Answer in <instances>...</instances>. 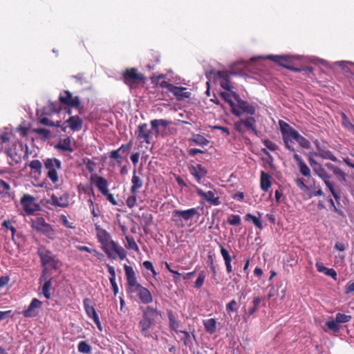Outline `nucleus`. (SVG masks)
I'll list each match as a JSON object with an SVG mask.
<instances>
[{"mask_svg":"<svg viewBox=\"0 0 354 354\" xmlns=\"http://www.w3.org/2000/svg\"><path fill=\"white\" fill-rule=\"evenodd\" d=\"M97 231V238L101 243L103 251L107 257L112 259H115L116 256L123 260L126 257V251L124 249L111 239L109 233L104 229L100 227V225H95Z\"/></svg>","mask_w":354,"mask_h":354,"instance_id":"f257e3e1","label":"nucleus"},{"mask_svg":"<svg viewBox=\"0 0 354 354\" xmlns=\"http://www.w3.org/2000/svg\"><path fill=\"white\" fill-rule=\"evenodd\" d=\"M279 124L282 139L285 144V147L287 149L294 152V153H296L295 149L293 147V140L297 141L301 148L306 149H309L310 148V142L299 134V133L289 124L283 120H279Z\"/></svg>","mask_w":354,"mask_h":354,"instance_id":"f03ea898","label":"nucleus"},{"mask_svg":"<svg viewBox=\"0 0 354 354\" xmlns=\"http://www.w3.org/2000/svg\"><path fill=\"white\" fill-rule=\"evenodd\" d=\"M150 124L151 129H148V124L141 123L138 125L137 130L135 131V136L141 143L151 144L153 134L158 137L160 133V127L166 128L171 124V122L164 119H155L151 120Z\"/></svg>","mask_w":354,"mask_h":354,"instance_id":"7ed1b4c3","label":"nucleus"},{"mask_svg":"<svg viewBox=\"0 0 354 354\" xmlns=\"http://www.w3.org/2000/svg\"><path fill=\"white\" fill-rule=\"evenodd\" d=\"M140 309L142 311V317L138 322V328L142 335L145 337H151L149 330L156 326V319L158 317L162 316V312L158 310L157 308L150 306Z\"/></svg>","mask_w":354,"mask_h":354,"instance_id":"20e7f679","label":"nucleus"},{"mask_svg":"<svg viewBox=\"0 0 354 354\" xmlns=\"http://www.w3.org/2000/svg\"><path fill=\"white\" fill-rule=\"evenodd\" d=\"M308 162L314 174L318 176L325 183L327 188L331 192L333 196L338 201L340 199V192L335 189V183L330 180L331 176L327 173L323 166L311 157L308 158Z\"/></svg>","mask_w":354,"mask_h":354,"instance_id":"39448f33","label":"nucleus"},{"mask_svg":"<svg viewBox=\"0 0 354 354\" xmlns=\"http://www.w3.org/2000/svg\"><path fill=\"white\" fill-rule=\"evenodd\" d=\"M37 254L41 259V263L43 267L41 279H46L47 269H57L59 261L56 259L55 256L52 253V252L47 250L44 246H40L38 248Z\"/></svg>","mask_w":354,"mask_h":354,"instance_id":"423d86ee","label":"nucleus"},{"mask_svg":"<svg viewBox=\"0 0 354 354\" xmlns=\"http://www.w3.org/2000/svg\"><path fill=\"white\" fill-rule=\"evenodd\" d=\"M62 165L61 160L56 158H48L44 160L46 176L53 184L59 182L58 171L62 169Z\"/></svg>","mask_w":354,"mask_h":354,"instance_id":"0eeeda50","label":"nucleus"},{"mask_svg":"<svg viewBox=\"0 0 354 354\" xmlns=\"http://www.w3.org/2000/svg\"><path fill=\"white\" fill-rule=\"evenodd\" d=\"M122 80L130 88H135L138 84H145L146 78L143 74L138 72L137 68H130L123 72Z\"/></svg>","mask_w":354,"mask_h":354,"instance_id":"6e6552de","label":"nucleus"},{"mask_svg":"<svg viewBox=\"0 0 354 354\" xmlns=\"http://www.w3.org/2000/svg\"><path fill=\"white\" fill-rule=\"evenodd\" d=\"M194 216H197V218L201 216L198 208L193 207L185 210L174 209L172 212L171 220L176 225L183 226V221L187 222Z\"/></svg>","mask_w":354,"mask_h":354,"instance_id":"1a4fd4ad","label":"nucleus"},{"mask_svg":"<svg viewBox=\"0 0 354 354\" xmlns=\"http://www.w3.org/2000/svg\"><path fill=\"white\" fill-rule=\"evenodd\" d=\"M31 226L37 232L42 233L50 239L55 237V231L49 223H46L43 217H37L31 219Z\"/></svg>","mask_w":354,"mask_h":354,"instance_id":"9d476101","label":"nucleus"},{"mask_svg":"<svg viewBox=\"0 0 354 354\" xmlns=\"http://www.w3.org/2000/svg\"><path fill=\"white\" fill-rule=\"evenodd\" d=\"M256 119L252 115H250L234 122V129L240 133H244L246 130H251L254 134L257 135L258 131L256 127Z\"/></svg>","mask_w":354,"mask_h":354,"instance_id":"9b49d317","label":"nucleus"},{"mask_svg":"<svg viewBox=\"0 0 354 354\" xmlns=\"http://www.w3.org/2000/svg\"><path fill=\"white\" fill-rule=\"evenodd\" d=\"M127 295L131 296L136 293L140 301L145 305H148L153 302V296L151 292L147 288L142 286L140 283L136 287L128 290Z\"/></svg>","mask_w":354,"mask_h":354,"instance_id":"f8f14e48","label":"nucleus"},{"mask_svg":"<svg viewBox=\"0 0 354 354\" xmlns=\"http://www.w3.org/2000/svg\"><path fill=\"white\" fill-rule=\"evenodd\" d=\"M232 74L234 73L227 71H212L209 73L210 75H213L218 81L221 87L228 91H231L233 88L230 81V76Z\"/></svg>","mask_w":354,"mask_h":354,"instance_id":"ddd939ff","label":"nucleus"},{"mask_svg":"<svg viewBox=\"0 0 354 354\" xmlns=\"http://www.w3.org/2000/svg\"><path fill=\"white\" fill-rule=\"evenodd\" d=\"M35 198L29 194H24L21 200V204L27 215L33 214L35 212L40 210V206L35 202Z\"/></svg>","mask_w":354,"mask_h":354,"instance_id":"4468645a","label":"nucleus"},{"mask_svg":"<svg viewBox=\"0 0 354 354\" xmlns=\"http://www.w3.org/2000/svg\"><path fill=\"white\" fill-rule=\"evenodd\" d=\"M268 58L279 65L292 71H297L300 69L292 66V57L290 55H270Z\"/></svg>","mask_w":354,"mask_h":354,"instance_id":"2eb2a0df","label":"nucleus"},{"mask_svg":"<svg viewBox=\"0 0 354 354\" xmlns=\"http://www.w3.org/2000/svg\"><path fill=\"white\" fill-rule=\"evenodd\" d=\"M91 300L89 298H85L83 300L84 308L86 311L87 316L92 319L95 324L97 325V328L102 330L101 322L100 321V318L98 315L94 308V306L91 304Z\"/></svg>","mask_w":354,"mask_h":354,"instance_id":"dca6fc26","label":"nucleus"},{"mask_svg":"<svg viewBox=\"0 0 354 354\" xmlns=\"http://www.w3.org/2000/svg\"><path fill=\"white\" fill-rule=\"evenodd\" d=\"M196 192L198 196L204 198L207 202L212 205H219L221 201L218 196H216V189L209 190L207 192H205L202 189L195 186Z\"/></svg>","mask_w":354,"mask_h":354,"instance_id":"f3484780","label":"nucleus"},{"mask_svg":"<svg viewBox=\"0 0 354 354\" xmlns=\"http://www.w3.org/2000/svg\"><path fill=\"white\" fill-rule=\"evenodd\" d=\"M41 306L42 302L39 299L37 298L32 299L28 308L23 311L24 317L30 318L38 316Z\"/></svg>","mask_w":354,"mask_h":354,"instance_id":"a211bd4d","label":"nucleus"},{"mask_svg":"<svg viewBox=\"0 0 354 354\" xmlns=\"http://www.w3.org/2000/svg\"><path fill=\"white\" fill-rule=\"evenodd\" d=\"M124 270L127 279L126 291L127 292L128 290L136 287L140 283H138L136 272L131 266L125 264Z\"/></svg>","mask_w":354,"mask_h":354,"instance_id":"6ab92c4d","label":"nucleus"},{"mask_svg":"<svg viewBox=\"0 0 354 354\" xmlns=\"http://www.w3.org/2000/svg\"><path fill=\"white\" fill-rule=\"evenodd\" d=\"M233 97L236 101V107L241 112V114L243 113H245L250 115H253L255 114V107L253 105L249 104L247 101L241 99L239 94H237L236 93H234Z\"/></svg>","mask_w":354,"mask_h":354,"instance_id":"aec40b11","label":"nucleus"},{"mask_svg":"<svg viewBox=\"0 0 354 354\" xmlns=\"http://www.w3.org/2000/svg\"><path fill=\"white\" fill-rule=\"evenodd\" d=\"M313 142L317 151L313 153L314 156L320 157L323 159L330 160L333 162L339 161L337 158L333 153L332 151L321 146V144L318 140H315Z\"/></svg>","mask_w":354,"mask_h":354,"instance_id":"412c9836","label":"nucleus"},{"mask_svg":"<svg viewBox=\"0 0 354 354\" xmlns=\"http://www.w3.org/2000/svg\"><path fill=\"white\" fill-rule=\"evenodd\" d=\"M59 100L61 103L72 107L80 108L81 105L79 97H73L68 91H64V93L59 97Z\"/></svg>","mask_w":354,"mask_h":354,"instance_id":"4be33fe9","label":"nucleus"},{"mask_svg":"<svg viewBox=\"0 0 354 354\" xmlns=\"http://www.w3.org/2000/svg\"><path fill=\"white\" fill-rule=\"evenodd\" d=\"M132 146V141H129L127 144L122 145L118 149L113 150L109 153V158L114 159L117 161V163L120 165L122 162V158L120 153L129 152Z\"/></svg>","mask_w":354,"mask_h":354,"instance_id":"5701e85b","label":"nucleus"},{"mask_svg":"<svg viewBox=\"0 0 354 354\" xmlns=\"http://www.w3.org/2000/svg\"><path fill=\"white\" fill-rule=\"evenodd\" d=\"M234 93L235 92L232 91V90L230 92H221L220 96L230 106L232 113L234 115L240 117L241 115V112L239 110V109H237L236 104L232 99V97H233Z\"/></svg>","mask_w":354,"mask_h":354,"instance_id":"b1692460","label":"nucleus"},{"mask_svg":"<svg viewBox=\"0 0 354 354\" xmlns=\"http://www.w3.org/2000/svg\"><path fill=\"white\" fill-rule=\"evenodd\" d=\"M190 174L194 177L197 183H200L201 179L207 175V169L201 164L190 165L189 167Z\"/></svg>","mask_w":354,"mask_h":354,"instance_id":"393cba45","label":"nucleus"},{"mask_svg":"<svg viewBox=\"0 0 354 354\" xmlns=\"http://www.w3.org/2000/svg\"><path fill=\"white\" fill-rule=\"evenodd\" d=\"M91 180L93 183H94L96 187L102 193V194L107 193V191H109V184L106 178L97 175H93L91 176Z\"/></svg>","mask_w":354,"mask_h":354,"instance_id":"a878e982","label":"nucleus"},{"mask_svg":"<svg viewBox=\"0 0 354 354\" xmlns=\"http://www.w3.org/2000/svg\"><path fill=\"white\" fill-rule=\"evenodd\" d=\"M69 194L67 192L59 196L53 194L51 196L52 205L56 207H66L69 205Z\"/></svg>","mask_w":354,"mask_h":354,"instance_id":"bb28decb","label":"nucleus"},{"mask_svg":"<svg viewBox=\"0 0 354 354\" xmlns=\"http://www.w3.org/2000/svg\"><path fill=\"white\" fill-rule=\"evenodd\" d=\"M180 101L190 97L191 93L187 91V88L173 85L170 91Z\"/></svg>","mask_w":354,"mask_h":354,"instance_id":"cd10ccee","label":"nucleus"},{"mask_svg":"<svg viewBox=\"0 0 354 354\" xmlns=\"http://www.w3.org/2000/svg\"><path fill=\"white\" fill-rule=\"evenodd\" d=\"M293 158L297 163L301 174L306 177H310V169L308 167V165L304 162L300 156H299L297 153H295L293 155Z\"/></svg>","mask_w":354,"mask_h":354,"instance_id":"c85d7f7f","label":"nucleus"},{"mask_svg":"<svg viewBox=\"0 0 354 354\" xmlns=\"http://www.w3.org/2000/svg\"><path fill=\"white\" fill-rule=\"evenodd\" d=\"M263 143L264 146L266 147V148L262 149H261L262 153L264 155H266L270 161H272L273 158L271 156V154L269 153L268 149L270 151H275L279 150V146L277 144H275L274 142H272L268 139L264 140L263 141Z\"/></svg>","mask_w":354,"mask_h":354,"instance_id":"c756f323","label":"nucleus"},{"mask_svg":"<svg viewBox=\"0 0 354 354\" xmlns=\"http://www.w3.org/2000/svg\"><path fill=\"white\" fill-rule=\"evenodd\" d=\"M66 122L69 128L73 131H79L82 128L83 121L78 115L71 116L66 120Z\"/></svg>","mask_w":354,"mask_h":354,"instance_id":"7c9ffc66","label":"nucleus"},{"mask_svg":"<svg viewBox=\"0 0 354 354\" xmlns=\"http://www.w3.org/2000/svg\"><path fill=\"white\" fill-rule=\"evenodd\" d=\"M55 147L57 149L68 151L70 153L74 151L73 148L71 147V140L69 137L59 140Z\"/></svg>","mask_w":354,"mask_h":354,"instance_id":"2f4dec72","label":"nucleus"},{"mask_svg":"<svg viewBox=\"0 0 354 354\" xmlns=\"http://www.w3.org/2000/svg\"><path fill=\"white\" fill-rule=\"evenodd\" d=\"M270 178L271 176L269 174L263 171L261 172L260 187L263 192H268L271 187Z\"/></svg>","mask_w":354,"mask_h":354,"instance_id":"473e14b6","label":"nucleus"},{"mask_svg":"<svg viewBox=\"0 0 354 354\" xmlns=\"http://www.w3.org/2000/svg\"><path fill=\"white\" fill-rule=\"evenodd\" d=\"M131 182L133 185L130 189V192L131 194H136L137 190L142 187L143 183L140 178L136 175V170L133 172Z\"/></svg>","mask_w":354,"mask_h":354,"instance_id":"72a5a7b5","label":"nucleus"},{"mask_svg":"<svg viewBox=\"0 0 354 354\" xmlns=\"http://www.w3.org/2000/svg\"><path fill=\"white\" fill-rule=\"evenodd\" d=\"M203 325L207 333L214 334L216 330V321L214 318L203 320Z\"/></svg>","mask_w":354,"mask_h":354,"instance_id":"f704fd0d","label":"nucleus"},{"mask_svg":"<svg viewBox=\"0 0 354 354\" xmlns=\"http://www.w3.org/2000/svg\"><path fill=\"white\" fill-rule=\"evenodd\" d=\"M28 166L30 167L32 171L40 176L42 171V163L39 160H32L28 164Z\"/></svg>","mask_w":354,"mask_h":354,"instance_id":"c9c22d12","label":"nucleus"},{"mask_svg":"<svg viewBox=\"0 0 354 354\" xmlns=\"http://www.w3.org/2000/svg\"><path fill=\"white\" fill-rule=\"evenodd\" d=\"M326 326L327 328H324L325 332H328L329 330L333 333H338L340 330V326L335 319L328 320L326 322Z\"/></svg>","mask_w":354,"mask_h":354,"instance_id":"e433bc0d","label":"nucleus"},{"mask_svg":"<svg viewBox=\"0 0 354 354\" xmlns=\"http://www.w3.org/2000/svg\"><path fill=\"white\" fill-rule=\"evenodd\" d=\"M245 219L248 221H251L253 223V224L260 230H262L263 229V226L262 225L261 220L257 216L252 215V214H247L245 216Z\"/></svg>","mask_w":354,"mask_h":354,"instance_id":"4c0bfd02","label":"nucleus"},{"mask_svg":"<svg viewBox=\"0 0 354 354\" xmlns=\"http://www.w3.org/2000/svg\"><path fill=\"white\" fill-rule=\"evenodd\" d=\"M125 239L127 241V245H125V247L127 249L134 250L136 252H139V248L133 236H126Z\"/></svg>","mask_w":354,"mask_h":354,"instance_id":"58836bf2","label":"nucleus"},{"mask_svg":"<svg viewBox=\"0 0 354 354\" xmlns=\"http://www.w3.org/2000/svg\"><path fill=\"white\" fill-rule=\"evenodd\" d=\"M168 318H169V327L171 330H174L176 333H179V330H178V328L179 326V323L176 319H175L174 315L171 312H169L168 313Z\"/></svg>","mask_w":354,"mask_h":354,"instance_id":"ea45409f","label":"nucleus"},{"mask_svg":"<svg viewBox=\"0 0 354 354\" xmlns=\"http://www.w3.org/2000/svg\"><path fill=\"white\" fill-rule=\"evenodd\" d=\"M42 280H44V279ZM46 281L44 282L43 286H42V292L44 296L46 299L50 298V289L52 286V279H50L48 280L45 279Z\"/></svg>","mask_w":354,"mask_h":354,"instance_id":"a19ab883","label":"nucleus"},{"mask_svg":"<svg viewBox=\"0 0 354 354\" xmlns=\"http://www.w3.org/2000/svg\"><path fill=\"white\" fill-rule=\"evenodd\" d=\"M341 117L343 127L349 131H354V125L351 123L347 115L344 112L341 113Z\"/></svg>","mask_w":354,"mask_h":354,"instance_id":"79ce46f5","label":"nucleus"},{"mask_svg":"<svg viewBox=\"0 0 354 354\" xmlns=\"http://www.w3.org/2000/svg\"><path fill=\"white\" fill-rule=\"evenodd\" d=\"M261 298L260 297H254L253 298L252 304L253 307L248 310V315L251 316L254 314L259 308Z\"/></svg>","mask_w":354,"mask_h":354,"instance_id":"37998d69","label":"nucleus"},{"mask_svg":"<svg viewBox=\"0 0 354 354\" xmlns=\"http://www.w3.org/2000/svg\"><path fill=\"white\" fill-rule=\"evenodd\" d=\"M77 349L80 353H89L91 351V346L86 341H81L77 346Z\"/></svg>","mask_w":354,"mask_h":354,"instance_id":"c03bdc74","label":"nucleus"},{"mask_svg":"<svg viewBox=\"0 0 354 354\" xmlns=\"http://www.w3.org/2000/svg\"><path fill=\"white\" fill-rule=\"evenodd\" d=\"M192 140L195 142L196 145L200 146H206L209 143V140L205 138L204 136L201 135H196L192 138Z\"/></svg>","mask_w":354,"mask_h":354,"instance_id":"a18cd8bd","label":"nucleus"},{"mask_svg":"<svg viewBox=\"0 0 354 354\" xmlns=\"http://www.w3.org/2000/svg\"><path fill=\"white\" fill-rule=\"evenodd\" d=\"M205 277V272L204 270L201 271L194 283V287L196 289H200L203 286Z\"/></svg>","mask_w":354,"mask_h":354,"instance_id":"49530a36","label":"nucleus"},{"mask_svg":"<svg viewBox=\"0 0 354 354\" xmlns=\"http://www.w3.org/2000/svg\"><path fill=\"white\" fill-rule=\"evenodd\" d=\"M352 317L351 315H347L343 313H338L336 314L335 320L339 325V324H344L349 322Z\"/></svg>","mask_w":354,"mask_h":354,"instance_id":"de8ad7c7","label":"nucleus"},{"mask_svg":"<svg viewBox=\"0 0 354 354\" xmlns=\"http://www.w3.org/2000/svg\"><path fill=\"white\" fill-rule=\"evenodd\" d=\"M227 223L234 226L240 225L241 223V216L238 214H232L227 218Z\"/></svg>","mask_w":354,"mask_h":354,"instance_id":"09e8293b","label":"nucleus"},{"mask_svg":"<svg viewBox=\"0 0 354 354\" xmlns=\"http://www.w3.org/2000/svg\"><path fill=\"white\" fill-rule=\"evenodd\" d=\"M32 131L41 136L44 140L48 139L50 136V131L46 129L37 128L33 129Z\"/></svg>","mask_w":354,"mask_h":354,"instance_id":"8fccbe9b","label":"nucleus"},{"mask_svg":"<svg viewBox=\"0 0 354 354\" xmlns=\"http://www.w3.org/2000/svg\"><path fill=\"white\" fill-rule=\"evenodd\" d=\"M73 78H74L76 80V82L80 85L88 84V78L84 73H78L77 75L73 76Z\"/></svg>","mask_w":354,"mask_h":354,"instance_id":"3c124183","label":"nucleus"},{"mask_svg":"<svg viewBox=\"0 0 354 354\" xmlns=\"http://www.w3.org/2000/svg\"><path fill=\"white\" fill-rule=\"evenodd\" d=\"M207 263L208 266L209 267L211 272L213 274V277H215L216 275V266L214 263L213 256L210 254V252L209 253V254L207 256Z\"/></svg>","mask_w":354,"mask_h":354,"instance_id":"603ef678","label":"nucleus"},{"mask_svg":"<svg viewBox=\"0 0 354 354\" xmlns=\"http://www.w3.org/2000/svg\"><path fill=\"white\" fill-rule=\"evenodd\" d=\"M2 227L6 228L7 230H10L12 232V239H14L15 234L16 233V228L12 224V222L10 220H5L2 223Z\"/></svg>","mask_w":354,"mask_h":354,"instance_id":"864d4df0","label":"nucleus"},{"mask_svg":"<svg viewBox=\"0 0 354 354\" xmlns=\"http://www.w3.org/2000/svg\"><path fill=\"white\" fill-rule=\"evenodd\" d=\"M238 309V304L235 299L231 300L226 305V310L228 313H232L236 311Z\"/></svg>","mask_w":354,"mask_h":354,"instance_id":"5fc2aeb1","label":"nucleus"},{"mask_svg":"<svg viewBox=\"0 0 354 354\" xmlns=\"http://www.w3.org/2000/svg\"><path fill=\"white\" fill-rule=\"evenodd\" d=\"M219 247L221 249V254L223 258L224 261H232V259L229 252L221 244L219 245Z\"/></svg>","mask_w":354,"mask_h":354,"instance_id":"6e6d98bb","label":"nucleus"},{"mask_svg":"<svg viewBox=\"0 0 354 354\" xmlns=\"http://www.w3.org/2000/svg\"><path fill=\"white\" fill-rule=\"evenodd\" d=\"M136 201V194H131V195L127 198L126 203L129 208H133V207H135Z\"/></svg>","mask_w":354,"mask_h":354,"instance_id":"4d7b16f0","label":"nucleus"},{"mask_svg":"<svg viewBox=\"0 0 354 354\" xmlns=\"http://www.w3.org/2000/svg\"><path fill=\"white\" fill-rule=\"evenodd\" d=\"M179 333L183 334V337H182V340L185 346H189L192 344L191 336L190 334L186 330H179Z\"/></svg>","mask_w":354,"mask_h":354,"instance_id":"13d9d810","label":"nucleus"},{"mask_svg":"<svg viewBox=\"0 0 354 354\" xmlns=\"http://www.w3.org/2000/svg\"><path fill=\"white\" fill-rule=\"evenodd\" d=\"M40 123L44 125L50 126V127H54V126L60 127L61 122L58 121V122H57L56 124H55L53 122L50 121L48 118L44 117L40 119Z\"/></svg>","mask_w":354,"mask_h":354,"instance_id":"bf43d9fd","label":"nucleus"},{"mask_svg":"<svg viewBox=\"0 0 354 354\" xmlns=\"http://www.w3.org/2000/svg\"><path fill=\"white\" fill-rule=\"evenodd\" d=\"M297 187L302 191L306 192L308 190V186L305 184L303 178H298L295 180Z\"/></svg>","mask_w":354,"mask_h":354,"instance_id":"052dcab7","label":"nucleus"},{"mask_svg":"<svg viewBox=\"0 0 354 354\" xmlns=\"http://www.w3.org/2000/svg\"><path fill=\"white\" fill-rule=\"evenodd\" d=\"M333 173L342 180H346V174L338 167H336Z\"/></svg>","mask_w":354,"mask_h":354,"instance_id":"680f3d73","label":"nucleus"},{"mask_svg":"<svg viewBox=\"0 0 354 354\" xmlns=\"http://www.w3.org/2000/svg\"><path fill=\"white\" fill-rule=\"evenodd\" d=\"M60 221L67 228H70V229H74L75 228V227L73 225H72V224L68 221L66 216L64 215V214H62L60 216Z\"/></svg>","mask_w":354,"mask_h":354,"instance_id":"e2e57ef3","label":"nucleus"},{"mask_svg":"<svg viewBox=\"0 0 354 354\" xmlns=\"http://www.w3.org/2000/svg\"><path fill=\"white\" fill-rule=\"evenodd\" d=\"M143 266L147 270H150L152 272L153 276H156L157 274V272H156V270L153 268L152 262H151L149 261H145L143 262Z\"/></svg>","mask_w":354,"mask_h":354,"instance_id":"0e129e2a","label":"nucleus"},{"mask_svg":"<svg viewBox=\"0 0 354 354\" xmlns=\"http://www.w3.org/2000/svg\"><path fill=\"white\" fill-rule=\"evenodd\" d=\"M106 268H107L109 273L111 275V277H109V281H115L116 274H115V271L114 267L111 266V265H109V264H106Z\"/></svg>","mask_w":354,"mask_h":354,"instance_id":"69168bd1","label":"nucleus"},{"mask_svg":"<svg viewBox=\"0 0 354 354\" xmlns=\"http://www.w3.org/2000/svg\"><path fill=\"white\" fill-rule=\"evenodd\" d=\"M165 77V75L164 74H153V75L151 77V83L157 85L159 80L161 79H164Z\"/></svg>","mask_w":354,"mask_h":354,"instance_id":"338daca9","label":"nucleus"},{"mask_svg":"<svg viewBox=\"0 0 354 354\" xmlns=\"http://www.w3.org/2000/svg\"><path fill=\"white\" fill-rule=\"evenodd\" d=\"M102 195H104V196L106 197V199L113 205H118V202L114 198V196L113 194H111L109 193V191H107V193L106 194H103Z\"/></svg>","mask_w":354,"mask_h":354,"instance_id":"774afa93","label":"nucleus"}]
</instances>
